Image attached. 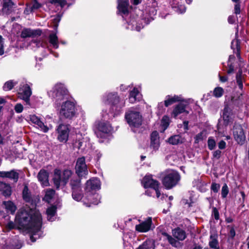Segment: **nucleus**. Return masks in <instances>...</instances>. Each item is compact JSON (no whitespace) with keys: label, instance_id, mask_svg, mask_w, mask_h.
<instances>
[{"label":"nucleus","instance_id":"obj_1","mask_svg":"<svg viewBox=\"0 0 249 249\" xmlns=\"http://www.w3.org/2000/svg\"><path fill=\"white\" fill-rule=\"evenodd\" d=\"M22 197L25 201L31 205L32 208L26 205L20 209L16 218L18 219L20 226L32 233L30 238L32 242H35L37 238L43 236L42 217L39 212L35 208L36 200L27 185H25L23 189Z\"/></svg>","mask_w":249,"mask_h":249},{"label":"nucleus","instance_id":"obj_2","mask_svg":"<svg viewBox=\"0 0 249 249\" xmlns=\"http://www.w3.org/2000/svg\"><path fill=\"white\" fill-rule=\"evenodd\" d=\"M104 102L110 105V112L113 114L114 117L120 114L122 111V108L125 106V101L121 99L117 93H109L104 97Z\"/></svg>","mask_w":249,"mask_h":249},{"label":"nucleus","instance_id":"obj_3","mask_svg":"<svg viewBox=\"0 0 249 249\" xmlns=\"http://www.w3.org/2000/svg\"><path fill=\"white\" fill-rule=\"evenodd\" d=\"M49 96L55 100L56 106L60 105V103L67 100L69 97L68 91L65 85L61 83L56 84L52 90L48 92Z\"/></svg>","mask_w":249,"mask_h":249},{"label":"nucleus","instance_id":"obj_4","mask_svg":"<svg viewBox=\"0 0 249 249\" xmlns=\"http://www.w3.org/2000/svg\"><path fill=\"white\" fill-rule=\"evenodd\" d=\"M164 174L162 183L167 189H170L176 186L180 180V176L176 171L167 170Z\"/></svg>","mask_w":249,"mask_h":249},{"label":"nucleus","instance_id":"obj_5","mask_svg":"<svg viewBox=\"0 0 249 249\" xmlns=\"http://www.w3.org/2000/svg\"><path fill=\"white\" fill-rule=\"evenodd\" d=\"M58 107H60L59 114L61 117L69 119H71L74 117L76 109L73 102L67 100L62 103L61 102L60 105L57 106Z\"/></svg>","mask_w":249,"mask_h":249},{"label":"nucleus","instance_id":"obj_6","mask_svg":"<svg viewBox=\"0 0 249 249\" xmlns=\"http://www.w3.org/2000/svg\"><path fill=\"white\" fill-rule=\"evenodd\" d=\"M125 118L132 127H138L142 124V116L138 111L132 109L128 110L125 113Z\"/></svg>","mask_w":249,"mask_h":249},{"label":"nucleus","instance_id":"obj_7","mask_svg":"<svg viewBox=\"0 0 249 249\" xmlns=\"http://www.w3.org/2000/svg\"><path fill=\"white\" fill-rule=\"evenodd\" d=\"M71 175V171L68 169L65 170L62 175H61L60 170H55L53 182L55 187L58 188L61 184L65 185L67 183Z\"/></svg>","mask_w":249,"mask_h":249},{"label":"nucleus","instance_id":"obj_8","mask_svg":"<svg viewBox=\"0 0 249 249\" xmlns=\"http://www.w3.org/2000/svg\"><path fill=\"white\" fill-rule=\"evenodd\" d=\"M31 85L28 84H22L20 85L18 94L21 99L23 100L27 105L31 106L30 103V97L32 92L30 87Z\"/></svg>","mask_w":249,"mask_h":249},{"label":"nucleus","instance_id":"obj_9","mask_svg":"<svg viewBox=\"0 0 249 249\" xmlns=\"http://www.w3.org/2000/svg\"><path fill=\"white\" fill-rule=\"evenodd\" d=\"M101 182L100 180L97 178H92L86 182L85 187V194H89V196L91 193L100 188Z\"/></svg>","mask_w":249,"mask_h":249},{"label":"nucleus","instance_id":"obj_10","mask_svg":"<svg viewBox=\"0 0 249 249\" xmlns=\"http://www.w3.org/2000/svg\"><path fill=\"white\" fill-rule=\"evenodd\" d=\"M233 135L235 140L240 145H242L246 140V136L242 126L235 124L233 129Z\"/></svg>","mask_w":249,"mask_h":249},{"label":"nucleus","instance_id":"obj_11","mask_svg":"<svg viewBox=\"0 0 249 249\" xmlns=\"http://www.w3.org/2000/svg\"><path fill=\"white\" fill-rule=\"evenodd\" d=\"M75 172L79 178L85 177L88 175V170L84 157H81L77 160L75 165Z\"/></svg>","mask_w":249,"mask_h":249},{"label":"nucleus","instance_id":"obj_12","mask_svg":"<svg viewBox=\"0 0 249 249\" xmlns=\"http://www.w3.org/2000/svg\"><path fill=\"white\" fill-rule=\"evenodd\" d=\"M58 140L63 142H66L68 139L70 129L69 126L66 124H61L57 128Z\"/></svg>","mask_w":249,"mask_h":249},{"label":"nucleus","instance_id":"obj_13","mask_svg":"<svg viewBox=\"0 0 249 249\" xmlns=\"http://www.w3.org/2000/svg\"><path fill=\"white\" fill-rule=\"evenodd\" d=\"M112 130L110 124L106 122H100L98 125V131L96 132L98 137L104 138L106 135Z\"/></svg>","mask_w":249,"mask_h":249},{"label":"nucleus","instance_id":"obj_14","mask_svg":"<svg viewBox=\"0 0 249 249\" xmlns=\"http://www.w3.org/2000/svg\"><path fill=\"white\" fill-rule=\"evenodd\" d=\"M160 144L159 133L157 131L152 132L150 135V148L153 151H157L160 148Z\"/></svg>","mask_w":249,"mask_h":249},{"label":"nucleus","instance_id":"obj_15","mask_svg":"<svg viewBox=\"0 0 249 249\" xmlns=\"http://www.w3.org/2000/svg\"><path fill=\"white\" fill-rule=\"evenodd\" d=\"M100 197L99 195L95 193H91L90 196L89 194H85V196L84 198V203L87 206H90V204H93L94 205L98 204L100 202Z\"/></svg>","mask_w":249,"mask_h":249},{"label":"nucleus","instance_id":"obj_16","mask_svg":"<svg viewBox=\"0 0 249 249\" xmlns=\"http://www.w3.org/2000/svg\"><path fill=\"white\" fill-rule=\"evenodd\" d=\"M152 220L151 217H148L145 221L135 226V230L140 232H146L151 228Z\"/></svg>","mask_w":249,"mask_h":249},{"label":"nucleus","instance_id":"obj_17","mask_svg":"<svg viewBox=\"0 0 249 249\" xmlns=\"http://www.w3.org/2000/svg\"><path fill=\"white\" fill-rule=\"evenodd\" d=\"M42 31L40 29L32 30L30 28H24L20 34L22 38L35 37L41 36Z\"/></svg>","mask_w":249,"mask_h":249},{"label":"nucleus","instance_id":"obj_18","mask_svg":"<svg viewBox=\"0 0 249 249\" xmlns=\"http://www.w3.org/2000/svg\"><path fill=\"white\" fill-rule=\"evenodd\" d=\"M142 183L144 188H157L159 186V183L158 181L153 179L151 175L145 176L142 180Z\"/></svg>","mask_w":249,"mask_h":249},{"label":"nucleus","instance_id":"obj_19","mask_svg":"<svg viewBox=\"0 0 249 249\" xmlns=\"http://www.w3.org/2000/svg\"><path fill=\"white\" fill-rule=\"evenodd\" d=\"M181 102H182L175 106L173 109L172 115L175 118H176L178 115L182 113H186V114L189 113V112L186 110V108L188 106V103L186 101H184L183 100Z\"/></svg>","mask_w":249,"mask_h":249},{"label":"nucleus","instance_id":"obj_20","mask_svg":"<svg viewBox=\"0 0 249 249\" xmlns=\"http://www.w3.org/2000/svg\"><path fill=\"white\" fill-rule=\"evenodd\" d=\"M223 119L225 124L228 125L233 121V114L231 109L228 106L225 107L222 114Z\"/></svg>","mask_w":249,"mask_h":249},{"label":"nucleus","instance_id":"obj_21","mask_svg":"<svg viewBox=\"0 0 249 249\" xmlns=\"http://www.w3.org/2000/svg\"><path fill=\"white\" fill-rule=\"evenodd\" d=\"M29 118L30 121L32 123L36 124L42 131L44 132H48L49 128L46 125H45L44 123L40 121V119L36 116L35 115H30Z\"/></svg>","mask_w":249,"mask_h":249},{"label":"nucleus","instance_id":"obj_22","mask_svg":"<svg viewBox=\"0 0 249 249\" xmlns=\"http://www.w3.org/2000/svg\"><path fill=\"white\" fill-rule=\"evenodd\" d=\"M48 177V172L44 169L40 170L37 175L39 181L44 186H47L49 185Z\"/></svg>","mask_w":249,"mask_h":249},{"label":"nucleus","instance_id":"obj_23","mask_svg":"<svg viewBox=\"0 0 249 249\" xmlns=\"http://www.w3.org/2000/svg\"><path fill=\"white\" fill-rule=\"evenodd\" d=\"M128 0H118V9L120 13L124 15L128 14Z\"/></svg>","mask_w":249,"mask_h":249},{"label":"nucleus","instance_id":"obj_24","mask_svg":"<svg viewBox=\"0 0 249 249\" xmlns=\"http://www.w3.org/2000/svg\"><path fill=\"white\" fill-rule=\"evenodd\" d=\"M172 235L178 241H183L186 238V233L182 229L177 228L172 230Z\"/></svg>","mask_w":249,"mask_h":249},{"label":"nucleus","instance_id":"obj_25","mask_svg":"<svg viewBox=\"0 0 249 249\" xmlns=\"http://www.w3.org/2000/svg\"><path fill=\"white\" fill-rule=\"evenodd\" d=\"M2 12L5 14H9L12 11L14 3L12 0H2Z\"/></svg>","mask_w":249,"mask_h":249},{"label":"nucleus","instance_id":"obj_26","mask_svg":"<svg viewBox=\"0 0 249 249\" xmlns=\"http://www.w3.org/2000/svg\"><path fill=\"white\" fill-rule=\"evenodd\" d=\"M168 142L172 145L181 144L184 142V138L179 135H175L169 137Z\"/></svg>","mask_w":249,"mask_h":249},{"label":"nucleus","instance_id":"obj_27","mask_svg":"<svg viewBox=\"0 0 249 249\" xmlns=\"http://www.w3.org/2000/svg\"><path fill=\"white\" fill-rule=\"evenodd\" d=\"M179 101H183L180 96L174 95L173 97H171L170 95H167L166 96V99L164 101V106L167 107L173 103Z\"/></svg>","mask_w":249,"mask_h":249},{"label":"nucleus","instance_id":"obj_28","mask_svg":"<svg viewBox=\"0 0 249 249\" xmlns=\"http://www.w3.org/2000/svg\"><path fill=\"white\" fill-rule=\"evenodd\" d=\"M141 98L140 94L137 88H134L130 92L129 101L130 103H134L137 100H139Z\"/></svg>","mask_w":249,"mask_h":249},{"label":"nucleus","instance_id":"obj_29","mask_svg":"<svg viewBox=\"0 0 249 249\" xmlns=\"http://www.w3.org/2000/svg\"><path fill=\"white\" fill-rule=\"evenodd\" d=\"M209 245L210 247L212 249H219L217 235H211L210 241L209 242Z\"/></svg>","mask_w":249,"mask_h":249},{"label":"nucleus","instance_id":"obj_30","mask_svg":"<svg viewBox=\"0 0 249 249\" xmlns=\"http://www.w3.org/2000/svg\"><path fill=\"white\" fill-rule=\"evenodd\" d=\"M162 234L166 237L170 244L173 247L177 248L180 246V242L174 237L168 234L167 233L164 232Z\"/></svg>","mask_w":249,"mask_h":249},{"label":"nucleus","instance_id":"obj_31","mask_svg":"<svg viewBox=\"0 0 249 249\" xmlns=\"http://www.w3.org/2000/svg\"><path fill=\"white\" fill-rule=\"evenodd\" d=\"M70 185L72 191L81 189V180L77 177H73L71 179Z\"/></svg>","mask_w":249,"mask_h":249},{"label":"nucleus","instance_id":"obj_32","mask_svg":"<svg viewBox=\"0 0 249 249\" xmlns=\"http://www.w3.org/2000/svg\"><path fill=\"white\" fill-rule=\"evenodd\" d=\"M0 191L5 196H9L11 194V188L10 186L5 183L0 182Z\"/></svg>","mask_w":249,"mask_h":249},{"label":"nucleus","instance_id":"obj_33","mask_svg":"<svg viewBox=\"0 0 249 249\" xmlns=\"http://www.w3.org/2000/svg\"><path fill=\"white\" fill-rule=\"evenodd\" d=\"M56 208L55 206H52L49 208L46 211L47 219L50 221H53L55 219Z\"/></svg>","mask_w":249,"mask_h":249},{"label":"nucleus","instance_id":"obj_34","mask_svg":"<svg viewBox=\"0 0 249 249\" xmlns=\"http://www.w3.org/2000/svg\"><path fill=\"white\" fill-rule=\"evenodd\" d=\"M244 77L242 74V70L240 69L236 75V80L239 88L242 89L243 88V82Z\"/></svg>","mask_w":249,"mask_h":249},{"label":"nucleus","instance_id":"obj_35","mask_svg":"<svg viewBox=\"0 0 249 249\" xmlns=\"http://www.w3.org/2000/svg\"><path fill=\"white\" fill-rule=\"evenodd\" d=\"M3 205L7 212H10L11 213H14L16 210V206L10 201H4L3 202Z\"/></svg>","mask_w":249,"mask_h":249},{"label":"nucleus","instance_id":"obj_36","mask_svg":"<svg viewBox=\"0 0 249 249\" xmlns=\"http://www.w3.org/2000/svg\"><path fill=\"white\" fill-rule=\"evenodd\" d=\"M49 42L52 45L55 49L58 48V39L56 34L52 33L49 36Z\"/></svg>","mask_w":249,"mask_h":249},{"label":"nucleus","instance_id":"obj_37","mask_svg":"<svg viewBox=\"0 0 249 249\" xmlns=\"http://www.w3.org/2000/svg\"><path fill=\"white\" fill-rule=\"evenodd\" d=\"M138 249H155L154 243L151 240H146L138 247Z\"/></svg>","mask_w":249,"mask_h":249},{"label":"nucleus","instance_id":"obj_38","mask_svg":"<svg viewBox=\"0 0 249 249\" xmlns=\"http://www.w3.org/2000/svg\"><path fill=\"white\" fill-rule=\"evenodd\" d=\"M6 178L12 179L14 182H17L19 178V174L15 170H12L10 171H7Z\"/></svg>","mask_w":249,"mask_h":249},{"label":"nucleus","instance_id":"obj_39","mask_svg":"<svg viewBox=\"0 0 249 249\" xmlns=\"http://www.w3.org/2000/svg\"><path fill=\"white\" fill-rule=\"evenodd\" d=\"M231 47L233 50H236L237 51V56L238 57V59L240 60L241 57L239 54V51H240V42L239 40L236 39L234 40H233L231 42Z\"/></svg>","mask_w":249,"mask_h":249},{"label":"nucleus","instance_id":"obj_40","mask_svg":"<svg viewBox=\"0 0 249 249\" xmlns=\"http://www.w3.org/2000/svg\"><path fill=\"white\" fill-rule=\"evenodd\" d=\"M55 194V191L53 189H49L46 190L44 200L49 202L52 199Z\"/></svg>","mask_w":249,"mask_h":249},{"label":"nucleus","instance_id":"obj_41","mask_svg":"<svg viewBox=\"0 0 249 249\" xmlns=\"http://www.w3.org/2000/svg\"><path fill=\"white\" fill-rule=\"evenodd\" d=\"M17 82L16 81H14L13 80L8 81L4 84L3 86V89L5 91L10 90L12 89V88L17 85Z\"/></svg>","mask_w":249,"mask_h":249},{"label":"nucleus","instance_id":"obj_42","mask_svg":"<svg viewBox=\"0 0 249 249\" xmlns=\"http://www.w3.org/2000/svg\"><path fill=\"white\" fill-rule=\"evenodd\" d=\"M72 196L73 199L76 201H79L81 200L83 197L81 194V189L72 191Z\"/></svg>","mask_w":249,"mask_h":249},{"label":"nucleus","instance_id":"obj_43","mask_svg":"<svg viewBox=\"0 0 249 249\" xmlns=\"http://www.w3.org/2000/svg\"><path fill=\"white\" fill-rule=\"evenodd\" d=\"M224 93V89L221 87L215 88L213 91V95L216 98L221 97Z\"/></svg>","mask_w":249,"mask_h":249},{"label":"nucleus","instance_id":"obj_44","mask_svg":"<svg viewBox=\"0 0 249 249\" xmlns=\"http://www.w3.org/2000/svg\"><path fill=\"white\" fill-rule=\"evenodd\" d=\"M50 2L56 6H60L61 8L64 7L67 3L65 0H51Z\"/></svg>","mask_w":249,"mask_h":249},{"label":"nucleus","instance_id":"obj_45","mask_svg":"<svg viewBox=\"0 0 249 249\" xmlns=\"http://www.w3.org/2000/svg\"><path fill=\"white\" fill-rule=\"evenodd\" d=\"M216 146V142L212 137H209L208 140V148L212 150L214 149Z\"/></svg>","mask_w":249,"mask_h":249},{"label":"nucleus","instance_id":"obj_46","mask_svg":"<svg viewBox=\"0 0 249 249\" xmlns=\"http://www.w3.org/2000/svg\"><path fill=\"white\" fill-rule=\"evenodd\" d=\"M229 190L227 185L225 183L222 186L221 190V196L222 197L224 198H226L229 194Z\"/></svg>","mask_w":249,"mask_h":249},{"label":"nucleus","instance_id":"obj_47","mask_svg":"<svg viewBox=\"0 0 249 249\" xmlns=\"http://www.w3.org/2000/svg\"><path fill=\"white\" fill-rule=\"evenodd\" d=\"M131 24L132 25L131 27V30H136L137 31H140L143 27L141 23H139L138 24L137 23H135L134 21H132Z\"/></svg>","mask_w":249,"mask_h":249},{"label":"nucleus","instance_id":"obj_48","mask_svg":"<svg viewBox=\"0 0 249 249\" xmlns=\"http://www.w3.org/2000/svg\"><path fill=\"white\" fill-rule=\"evenodd\" d=\"M32 42L36 44L37 47H45L47 44L45 42H44L43 41L40 39H34L32 40Z\"/></svg>","mask_w":249,"mask_h":249},{"label":"nucleus","instance_id":"obj_49","mask_svg":"<svg viewBox=\"0 0 249 249\" xmlns=\"http://www.w3.org/2000/svg\"><path fill=\"white\" fill-rule=\"evenodd\" d=\"M41 7V5L36 0H34L33 5L30 8L31 12L33 11L34 10H36Z\"/></svg>","mask_w":249,"mask_h":249},{"label":"nucleus","instance_id":"obj_50","mask_svg":"<svg viewBox=\"0 0 249 249\" xmlns=\"http://www.w3.org/2000/svg\"><path fill=\"white\" fill-rule=\"evenodd\" d=\"M161 124L164 129H166L169 125L168 118L166 116H164L161 120Z\"/></svg>","mask_w":249,"mask_h":249},{"label":"nucleus","instance_id":"obj_51","mask_svg":"<svg viewBox=\"0 0 249 249\" xmlns=\"http://www.w3.org/2000/svg\"><path fill=\"white\" fill-rule=\"evenodd\" d=\"M220 185L216 183H213L211 185V190L214 193H217L220 189Z\"/></svg>","mask_w":249,"mask_h":249},{"label":"nucleus","instance_id":"obj_52","mask_svg":"<svg viewBox=\"0 0 249 249\" xmlns=\"http://www.w3.org/2000/svg\"><path fill=\"white\" fill-rule=\"evenodd\" d=\"M164 103L160 102L159 103L158 105V108L159 110V113L162 114L164 111L165 110V107H164Z\"/></svg>","mask_w":249,"mask_h":249},{"label":"nucleus","instance_id":"obj_53","mask_svg":"<svg viewBox=\"0 0 249 249\" xmlns=\"http://www.w3.org/2000/svg\"><path fill=\"white\" fill-rule=\"evenodd\" d=\"M23 106L21 104H17L15 107V110L17 113H21L23 110Z\"/></svg>","mask_w":249,"mask_h":249},{"label":"nucleus","instance_id":"obj_54","mask_svg":"<svg viewBox=\"0 0 249 249\" xmlns=\"http://www.w3.org/2000/svg\"><path fill=\"white\" fill-rule=\"evenodd\" d=\"M4 53L3 38L0 35V55Z\"/></svg>","mask_w":249,"mask_h":249},{"label":"nucleus","instance_id":"obj_55","mask_svg":"<svg viewBox=\"0 0 249 249\" xmlns=\"http://www.w3.org/2000/svg\"><path fill=\"white\" fill-rule=\"evenodd\" d=\"M212 214L214 216V218L216 220L219 219V212H218V211L217 210V209L215 207L213 208Z\"/></svg>","mask_w":249,"mask_h":249},{"label":"nucleus","instance_id":"obj_56","mask_svg":"<svg viewBox=\"0 0 249 249\" xmlns=\"http://www.w3.org/2000/svg\"><path fill=\"white\" fill-rule=\"evenodd\" d=\"M226 145V143L223 140L220 141L218 143V147L220 149H223L225 148Z\"/></svg>","mask_w":249,"mask_h":249},{"label":"nucleus","instance_id":"obj_57","mask_svg":"<svg viewBox=\"0 0 249 249\" xmlns=\"http://www.w3.org/2000/svg\"><path fill=\"white\" fill-rule=\"evenodd\" d=\"M186 8L184 6L180 5L179 7H178L177 9V12L178 13L182 14L185 12Z\"/></svg>","mask_w":249,"mask_h":249},{"label":"nucleus","instance_id":"obj_58","mask_svg":"<svg viewBox=\"0 0 249 249\" xmlns=\"http://www.w3.org/2000/svg\"><path fill=\"white\" fill-rule=\"evenodd\" d=\"M82 143H83L82 141L79 140L78 141H76L73 143V146H74V147H75L78 149H79L82 146Z\"/></svg>","mask_w":249,"mask_h":249},{"label":"nucleus","instance_id":"obj_59","mask_svg":"<svg viewBox=\"0 0 249 249\" xmlns=\"http://www.w3.org/2000/svg\"><path fill=\"white\" fill-rule=\"evenodd\" d=\"M234 13L236 14H239L240 13V5L239 3H236L234 6Z\"/></svg>","mask_w":249,"mask_h":249},{"label":"nucleus","instance_id":"obj_60","mask_svg":"<svg viewBox=\"0 0 249 249\" xmlns=\"http://www.w3.org/2000/svg\"><path fill=\"white\" fill-rule=\"evenodd\" d=\"M221 152L219 150H217L213 152V157L218 159L220 157Z\"/></svg>","mask_w":249,"mask_h":249},{"label":"nucleus","instance_id":"obj_61","mask_svg":"<svg viewBox=\"0 0 249 249\" xmlns=\"http://www.w3.org/2000/svg\"><path fill=\"white\" fill-rule=\"evenodd\" d=\"M15 225L14 223L12 221H10L8 222V223L6 225V228L9 229H13L15 228Z\"/></svg>","mask_w":249,"mask_h":249},{"label":"nucleus","instance_id":"obj_62","mask_svg":"<svg viewBox=\"0 0 249 249\" xmlns=\"http://www.w3.org/2000/svg\"><path fill=\"white\" fill-rule=\"evenodd\" d=\"M229 69L227 71L228 73L231 74L234 71V67L231 64H229Z\"/></svg>","mask_w":249,"mask_h":249},{"label":"nucleus","instance_id":"obj_63","mask_svg":"<svg viewBox=\"0 0 249 249\" xmlns=\"http://www.w3.org/2000/svg\"><path fill=\"white\" fill-rule=\"evenodd\" d=\"M196 141H199L202 140L203 139V133H199L196 137Z\"/></svg>","mask_w":249,"mask_h":249},{"label":"nucleus","instance_id":"obj_64","mask_svg":"<svg viewBox=\"0 0 249 249\" xmlns=\"http://www.w3.org/2000/svg\"><path fill=\"white\" fill-rule=\"evenodd\" d=\"M219 77L221 82H225L228 80V77L227 76H222L219 75Z\"/></svg>","mask_w":249,"mask_h":249}]
</instances>
